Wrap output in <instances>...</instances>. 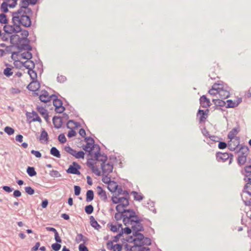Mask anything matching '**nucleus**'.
<instances>
[{
	"label": "nucleus",
	"instance_id": "nucleus-1",
	"mask_svg": "<svg viewBox=\"0 0 251 251\" xmlns=\"http://www.w3.org/2000/svg\"><path fill=\"white\" fill-rule=\"evenodd\" d=\"M25 13H21L18 15H11L13 17V22L15 20H18L20 24H22V25L25 27H29L31 25V20L30 16L33 15L32 9L27 6L24 9Z\"/></svg>",
	"mask_w": 251,
	"mask_h": 251
},
{
	"label": "nucleus",
	"instance_id": "nucleus-2",
	"mask_svg": "<svg viewBox=\"0 0 251 251\" xmlns=\"http://www.w3.org/2000/svg\"><path fill=\"white\" fill-rule=\"evenodd\" d=\"M132 210L133 209L131 208L126 209L123 208L121 212H117L115 214L114 218L117 221L122 219L124 225L127 226L129 220V215L131 213Z\"/></svg>",
	"mask_w": 251,
	"mask_h": 251
},
{
	"label": "nucleus",
	"instance_id": "nucleus-3",
	"mask_svg": "<svg viewBox=\"0 0 251 251\" xmlns=\"http://www.w3.org/2000/svg\"><path fill=\"white\" fill-rule=\"evenodd\" d=\"M12 25L6 24L3 27V31L7 34L12 35L13 33H18L21 31V25L22 24H20L18 20L13 21L12 19Z\"/></svg>",
	"mask_w": 251,
	"mask_h": 251
},
{
	"label": "nucleus",
	"instance_id": "nucleus-4",
	"mask_svg": "<svg viewBox=\"0 0 251 251\" xmlns=\"http://www.w3.org/2000/svg\"><path fill=\"white\" fill-rule=\"evenodd\" d=\"M129 219L128 224H130L132 226H136L137 229L144 230L143 225L141 223L143 220L141 217L138 216L134 209L132 210L131 213L129 215Z\"/></svg>",
	"mask_w": 251,
	"mask_h": 251
},
{
	"label": "nucleus",
	"instance_id": "nucleus-5",
	"mask_svg": "<svg viewBox=\"0 0 251 251\" xmlns=\"http://www.w3.org/2000/svg\"><path fill=\"white\" fill-rule=\"evenodd\" d=\"M129 195L123 196H112L111 201L113 204H121V207L126 208L129 204Z\"/></svg>",
	"mask_w": 251,
	"mask_h": 251
},
{
	"label": "nucleus",
	"instance_id": "nucleus-6",
	"mask_svg": "<svg viewBox=\"0 0 251 251\" xmlns=\"http://www.w3.org/2000/svg\"><path fill=\"white\" fill-rule=\"evenodd\" d=\"M216 159L218 162H226L229 159V164H230L233 161V155L232 153L227 152L222 153L218 151L216 154Z\"/></svg>",
	"mask_w": 251,
	"mask_h": 251
},
{
	"label": "nucleus",
	"instance_id": "nucleus-7",
	"mask_svg": "<svg viewBox=\"0 0 251 251\" xmlns=\"http://www.w3.org/2000/svg\"><path fill=\"white\" fill-rule=\"evenodd\" d=\"M80 168V165L76 162H73L72 164L69 166L66 172L68 174L80 175L81 174L79 170Z\"/></svg>",
	"mask_w": 251,
	"mask_h": 251
},
{
	"label": "nucleus",
	"instance_id": "nucleus-8",
	"mask_svg": "<svg viewBox=\"0 0 251 251\" xmlns=\"http://www.w3.org/2000/svg\"><path fill=\"white\" fill-rule=\"evenodd\" d=\"M28 0H22L19 4L20 8L15 12H11V15H18L21 13H25L24 9L25 8H27V6L29 5Z\"/></svg>",
	"mask_w": 251,
	"mask_h": 251
},
{
	"label": "nucleus",
	"instance_id": "nucleus-9",
	"mask_svg": "<svg viewBox=\"0 0 251 251\" xmlns=\"http://www.w3.org/2000/svg\"><path fill=\"white\" fill-rule=\"evenodd\" d=\"M100 167L103 174L109 175L111 173L113 169V165L111 162H108L103 164H100Z\"/></svg>",
	"mask_w": 251,
	"mask_h": 251
},
{
	"label": "nucleus",
	"instance_id": "nucleus-10",
	"mask_svg": "<svg viewBox=\"0 0 251 251\" xmlns=\"http://www.w3.org/2000/svg\"><path fill=\"white\" fill-rule=\"evenodd\" d=\"M208 112V109H206L205 111L200 109H199L197 112V117H199V121L200 124L204 123L207 117Z\"/></svg>",
	"mask_w": 251,
	"mask_h": 251
},
{
	"label": "nucleus",
	"instance_id": "nucleus-11",
	"mask_svg": "<svg viewBox=\"0 0 251 251\" xmlns=\"http://www.w3.org/2000/svg\"><path fill=\"white\" fill-rule=\"evenodd\" d=\"M25 115L28 120L33 118L32 120L29 121L30 123L32 122H38L39 123H41L42 122L41 118L38 116L37 113L35 111H32L31 113L27 112Z\"/></svg>",
	"mask_w": 251,
	"mask_h": 251
},
{
	"label": "nucleus",
	"instance_id": "nucleus-12",
	"mask_svg": "<svg viewBox=\"0 0 251 251\" xmlns=\"http://www.w3.org/2000/svg\"><path fill=\"white\" fill-rule=\"evenodd\" d=\"M40 83L38 80L31 81L26 88L30 91L35 92L40 88Z\"/></svg>",
	"mask_w": 251,
	"mask_h": 251
},
{
	"label": "nucleus",
	"instance_id": "nucleus-13",
	"mask_svg": "<svg viewBox=\"0 0 251 251\" xmlns=\"http://www.w3.org/2000/svg\"><path fill=\"white\" fill-rule=\"evenodd\" d=\"M91 159L92 161H97L101 162L100 164H103L106 162L107 160V156L104 153L101 154L100 153V155H98V156H96L95 154H93V157H91Z\"/></svg>",
	"mask_w": 251,
	"mask_h": 251
},
{
	"label": "nucleus",
	"instance_id": "nucleus-14",
	"mask_svg": "<svg viewBox=\"0 0 251 251\" xmlns=\"http://www.w3.org/2000/svg\"><path fill=\"white\" fill-rule=\"evenodd\" d=\"M10 42L16 47L18 44L21 43V38L17 33H13L10 36Z\"/></svg>",
	"mask_w": 251,
	"mask_h": 251
},
{
	"label": "nucleus",
	"instance_id": "nucleus-15",
	"mask_svg": "<svg viewBox=\"0 0 251 251\" xmlns=\"http://www.w3.org/2000/svg\"><path fill=\"white\" fill-rule=\"evenodd\" d=\"M108 190L113 193L112 196L119 197L121 195L126 196L129 194V191L126 189H108Z\"/></svg>",
	"mask_w": 251,
	"mask_h": 251
},
{
	"label": "nucleus",
	"instance_id": "nucleus-16",
	"mask_svg": "<svg viewBox=\"0 0 251 251\" xmlns=\"http://www.w3.org/2000/svg\"><path fill=\"white\" fill-rule=\"evenodd\" d=\"M94 143L95 142H86V145H83L82 146V149L86 152H88V156L93 157V152L92 151L90 152V149H91V148H92V146L94 144Z\"/></svg>",
	"mask_w": 251,
	"mask_h": 251
},
{
	"label": "nucleus",
	"instance_id": "nucleus-17",
	"mask_svg": "<svg viewBox=\"0 0 251 251\" xmlns=\"http://www.w3.org/2000/svg\"><path fill=\"white\" fill-rule=\"evenodd\" d=\"M52 123L55 128H60L63 124V121L61 117L54 116L52 118Z\"/></svg>",
	"mask_w": 251,
	"mask_h": 251
},
{
	"label": "nucleus",
	"instance_id": "nucleus-18",
	"mask_svg": "<svg viewBox=\"0 0 251 251\" xmlns=\"http://www.w3.org/2000/svg\"><path fill=\"white\" fill-rule=\"evenodd\" d=\"M50 96L47 91L44 90L41 91V94L39 96V100L41 101L47 103L50 101Z\"/></svg>",
	"mask_w": 251,
	"mask_h": 251
},
{
	"label": "nucleus",
	"instance_id": "nucleus-19",
	"mask_svg": "<svg viewBox=\"0 0 251 251\" xmlns=\"http://www.w3.org/2000/svg\"><path fill=\"white\" fill-rule=\"evenodd\" d=\"M200 102L201 106L203 108L209 107L211 105L209 99H208L205 95H203L200 97Z\"/></svg>",
	"mask_w": 251,
	"mask_h": 251
},
{
	"label": "nucleus",
	"instance_id": "nucleus-20",
	"mask_svg": "<svg viewBox=\"0 0 251 251\" xmlns=\"http://www.w3.org/2000/svg\"><path fill=\"white\" fill-rule=\"evenodd\" d=\"M240 131V128L239 125L234 128H233L231 131H230L227 135L228 139H230V141L235 137V135L237 134Z\"/></svg>",
	"mask_w": 251,
	"mask_h": 251
},
{
	"label": "nucleus",
	"instance_id": "nucleus-21",
	"mask_svg": "<svg viewBox=\"0 0 251 251\" xmlns=\"http://www.w3.org/2000/svg\"><path fill=\"white\" fill-rule=\"evenodd\" d=\"M37 110L38 112L45 118V120L48 122L49 114L47 109L42 106H37Z\"/></svg>",
	"mask_w": 251,
	"mask_h": 251
},
{
	"label": "nucleus",
	"instance_id": "nucleus-22",
	"mask_svg": "<svg viewBox=\"0 0 251 251\" xmlns=\"http://www.w3.org/2000/svg\"><path fill=\"white\" fill-rule=\"evenodd\" d=\"M39 139L41 143L43 142V141H45L46 142V143H48L49 142L48 133L44 128H42L41 135L39 137Z\"/></svg>",
	"mask_w": 251,
	"mask_h": 251
},
{
	"label": "nucleus",
	"instance_id": "nucleus-23",
	"mask_svg": "<svg viewBox=\"0 0 251 251\" xmlns=\"http://www.w3.org/2000/svg\"><path fill=\"white\" fill-rule=\"evenodd\" d=\"M249 149L247 146L241 145L238 150L236 151L237 153L248 156L249 154Z\"/></svg>",
	"mask_w": 251,
	"mask_h": 251
},
{
	"label": "nucleus",
	"instance_id": "nucleus-24",
	"mask_svg": "<svg viewBox=\"0 0 251 251\" xmlns=\"http://www.w3.org/2000/svg\"><path fill=\"white\" fill-rule=\"evenodd\" d=\"M246 174L245 175V177L244 178L246 181H248V182L246 183L243 188H248L249 184H251V171L249 170L247 171L246 172Z\"/></svg>",
	"mask_w": 251,
	"mask_h": 251
},
{
	"label": "nucleus",
	"instance_id": "nucleus-25",
	"mask_svg": "<svg viewBox=\"0 0 251 251\" xmlns=\"http://www.w3.org/2000/svg\"><path fill=\"white\" fill-rule=\"evenodd\" d=\"M90 225L97 230H99L101 228V226L99 224L93 216H90Z\"/></svg>",
	"mask_w": 251,
	"mask_h": 251
},
{
	"label": "nucleus",
	"instance_id": "nucleus-26",
	"mask_svg": "<svg viewBox=\"0 0 251 251\" xmlns=\"http://www.w3.org/2000/svg\"><path fill=\"white\" fill-rule=\"evenodd\" d=\"M247 156L239 154L237 158V163L240 166H243L245 164L247 161Z\"/></svg>",
	"mask_w": 251,
	"mask_h": 251
},
{
	"label": "nucleus",
	"instance_id": "nucleus-27",
	"mask_svg": "<svg viewBox=\"0 0 251 251\" xmlns=\"http://www.w3.org/2000/svg\"><path fill=\"white\" fill-rule=\"evenodd\" d=\"M218 94L220 98L222 99H226L228 98L230 96L229 92L226 89L223 90L221 89L219 92Z\"/></svg>",
	"mask_w": 251,
	"mask_h": 251
},
{
	"label": "nucleus",
	"instance_id": "nucleus-28",
	"mask_svg": "<svg viewBox=\"0 0 251 251\" xmlns=\"http://www.w3.org/2000/svg\"><path fill=\"white\" fill-rule=\"evenodd\" d=\"M94 198V193L92 190L89 189L86 194V201L87 202H90L92 201Z\"/></svg>",
	"mask_w": 251,
	"mask_h": 251
},
{
	"label": "nucleus",
	"instance_id": "nucleus-29",
	"mask_svg": "<svg viewBox=\"0 0 251 251\" xmlns=\"http://www.w3.org/2000/svg\"><path fill=\"white\" fill-rule=\"evenodd\" d=\"M134 196V200L137 201H140L143 200L144 197L141 193L139 194L137 192L133 191L131 192Z\"/></svg>",
	"mask_w": 251,
	"mask_h": 251
},
{
	"label": "nucleus",
	"instance_id": "nucleus-30",
	"mask_svg": "<svg viewBox=\"0 0 251 251\" xmlns=\"http://www.w3.org/2000/svg\"><path fill=\"white\" fill-rule=\"evenodd\" d=\"M27 73L29 75L32 81L37 80V73L35 71L33 70V69L32 70L31 67L30 68V70H28Z\"/></svg>",
	"mask_w": 251,
	"mask_h": 251
},
{
	"label": "nucleus",
	"instance_id": "nucleus-31",
	"mask_svg": "<svg viewBox=\"0 0 251 251\" xmlns=\"http://www.w3.org/2000/svg\"><path fill=\"white\" fill-rule=\"evenodd\" d=\"M50 153L57 158H60L61 154L59 150L55 147H52L50 150Z\"/></svg>",
	"mask_w": 251,
	"mask_h": 251
},
{
	"label": "nucleus",
	"instance_id": "nucleus-32",
	"mask_svg": "<svg viewBox=\"0 0 251 251\" xmlns=\"http://www.w3.org/2000/svg\"><path fill=\"white\" fill-rule=\"evenodd\" d=\"M91 149H90V152L95 149H96V151L93 154H95L96 156H98L100 155V148L98 144H95L92 146Z\"/></svg>",
	"mask_w": 251,
	"mask_h": 251
},
{
	"label": "nucleus",
	"instance_id": "nucleus-33",
	"mask_svg": "<svg viewBox=\"0 0 251 251\" xmlns=\"http://www.w3.org/2000/svg\"><path fill=\"white\" fill-rule=\"evenodd\" d=\"M98 194L102 201H107V196L104 189H100Z\"/></svg>",
	"mask_w": 251,
	"mask_h": 251
},
{
	"label": "nucleus",
	"instance_id": "nucleus-34",
	"mask_svg": "<svg viewBox=\"0 0 251 251\" xmlns=\"http://www.w3.org/2000/svg\"><path fill=\"white\" fill-rule=\"evenodd\" d=\"M223 85L222 83H215L211 89H210V92L213 91H217L218 93L221 89H223V87H220L219 85Z\"/></svg>",
	"mask_w": 251,
	"mask_h": 251
},
{
	"label": "nucleus",
	"instance_id": "nucleus-35",
	"mask_svg": "<svg viewBox=\"0 0 251 251\" xmlns=\"http://www.w3.org/2000/svg\"><path fill=\"white\" fill-rule=\"evenodd\" d=\"M53 105L56 108V109L57 110L59 108V107H60L61 105H63V102L58 98L53 99Z\"/></svg>",
	"mask_w": 251,
	"mask_h": 251
},
{
	"label": "nucleus",
	"instance_id": "nucleus-36",
	"mask_svg": "<svg viewBox=\"0 0 251 251\" xmlns=\"http://www.w3.org/2000/svg\"><path fill=\"white\" fill-rule=\"evenodd\" d=\"M107 188H122V186L117 184L115 181L111 180L107 185Z\"/></svg>",
	"mask_w": 251,
	"mask_h": 251
},
{
	"label": "nucleus",
	"instance_id": "nucleus-37",
	"mask_svg": "<svg viewBox=\"0 0 251 251\" xmlns=\"http://www.w3.org/2000/svg\"><path fill=\"white\" fill-rule=\"evenodd\" d=\"M26 172L30 176H35L37 174L35 168L33 167H28L26 169Z\"/></svg>",
	"mask_w": 251,
	"mask_h": 251
},
{
	"label": "nucleus",
	"instance_id": "nucleus-38",
	"mask_svg": "<svg viewBox=\"0 0 251 251\" xmlns=\"http://www.w3.org/2000/svg\"><path fill=\"white\" fill-rule=\"evenodd\" d=\"M21 57L23 59L29 60L32 58V54L30 51H25L21 54Z\"/></svg>",
	"mask_w": 251,
	"mask_h": 251
},
{
	"label": "nucleus",
	"instance_id": "nucleus-39",
	"mask_svg": "<svg viewBox=\"0 0 251 251\" xmlns=\"http://www.w3.org/2000/svg\"><path fill=\"white\" fill-rule=\"evenodd\" d=\"M120 185L122 186V188H129L133 186L132 184L127 180H123Z\"/></svg>",
	"mask_w": 251,
	"mask_h": 251
},
{
	"label": "nucleus",
	"instance_id": "nucleus-40",
	"mask_svg": "<svg viewBox=\"0 0 251 251\" xmlns=\"http://www.w3.org/2000/svg\"><path fill=\"white\" fill-rule=\"evenodd\" d=\"M132 236L137 238V236L139 235L140 232L144 231V230H139L136 228V226H132Z\"/></svg>",
	"mask_w": 251,
	"mask_h": 251
},
{
	"label": "nucleus",
	"instance_id": "nucleus-41",
	"mask_svg": "<svg viewBox=\"0 0 251 251\" xmlns=\"http://www.w3.org/2000/svg\"><path fill=\"white\" fill-rule=\"evenodd\" d=\"M227 105L226 108H234L236 107L238 104L239 102L236 103L231 100H226Z\"/></svg>",
	"mask_w": 251,
	"mask_h": 251
},
{
	"label": "nucleus",
	"instance_id": "nucleus-42",
	"mask_svg": "<svg viewBox=\"0 0 251 251\" xmlns=\"http://www.w3.org/2000/svg\"><path fill=\"white\" fill-rule=\"evenodd\" d=\"M0 23L1 24H5V25L8 23V20L7 18V16L4 13L0 14Z\"/></svg>",
	"mask_w": 251,
	"mask_h": 251
},
{
	"label": "nucleus",
	"instance_id": "nucleus-43",
	"mask_svg": "<svg viewBox=\"0 0 251 251\" xmlns=\"http://www.w3.org/2000/svg\"><path fill=\"white\" fill-rule=\"evenodd\" d=\"M139 244L142 246L144 245L150 246L151 244V239L149 237H145Z\"/></svg>",
	"mask_w": 251,
	"mask_h": 251
},
{
	"label": "nucleus",
	"instance_id": "nucleus-44",
	"mask_svg": "<svg viewBox=\"0 0 251 251\" xmlns=\"http://www.w3.org/2000/svg\"><path fill=\"white\" fill-rule=\"evenodd\" d=\"M85 212L88 215L92 214L94 211V207L92 204L86 205L84 208Z\"/></svg>",
	"mask_w": 251,
	"mask_h": 251
},
{
	"label": "nucleus",
	"instance_id": "nucleus-45",
	"mask_svg": "<svg viewBox=\"0 0 251 251\" xmlns=\"http://www.w3.org/2000/svg\"><path fill=\"white\" fill-rule=\"evenodd\" d=\"M12 68L6 67L3 70V74L7 77H10L13 75V72L12 71Z\"/></svg>",
	"mask_w": 251,
	"mask_h": 251
},
{
	"label": "nucleus",
	"instance_id": "nucleus-46",
	"mask_svg": "<svg viewBox=\"0 0 251 251\" xmlns=\"http://www.w3.org/2000/svg\"><path fill=\"white\" fill-rule=\"evenodd\" d=\"M64 150L65 151H66L67 152H68V153L71 154L72 155H73V156H75V154L76 153V151H75V150H74L73 149H72L71 147H70V146H66L65 148H64Z\"/></svg>",
	"mask_w": 251,
	"mask_h": 251
},
{
	"label": "nucleus",
	"instance_id": "nucleus-47",
	"mask_svg": "<svg viewBox=\"0 0 251 251\" xmlns=\"http://www.w3.org/2000/svg\"><path fill=\"white\" fill-rule=\"evenodd\" d=\"M8 3L5 2H3L0 6V9L4 14L7 13L9 11L8 9Z\"/></svg>",
	"mask_w": 251,
	"mask_h": 251
},
{
	"label": "nucleus",
	"instance_id": "nucleus-48",
	"mask_svg": "<svg viewBox=\"0 0 251 251\" xmlns=\"http://www.w3.org/2000/svg\"><path fill=\"white\" fill-rule=\"evenodd\" d=\"M107 226L110 228V230L114 233L119 231L118 227H117L116 225H113L112 223H108Z\"/></svg>",
	"mask_w": 251,
	"mask_h": 251
},
{
	"label": "nucleus",
	"instance_id": "nucleus-49",
	"mask_svg": "<svg viewBox=\"0 0 251 251\" xmlns=\"http://www.w3.org/2000/svg\"><path fill=\"white\" fill-rule=\"evenodd\" d=\"M134 238H133L132 236L129 235L127 236L126 238H123L121 239L122 242L124 243L125 242H128L130 243H133L134 245L135 244H137L136 241L132 242V239H134Z\"/></svg>",
	"mask_w": 251,
	"mask_h": 251
},
{
	"label": "nucleus",
	"instance_id": "nucleus-50",
	"mask_svg": "<svg viewBox=\"0 0 251 251\" xmlns=\"http://www.w3.org/2000/svg\"><path fill=\"white\" fill-rule=\"evenodd\" d=\"M27 45L28 44L25 43H19L16 46V48L19 50V51H21L26 50Z\"/></svg>",
	"mask_w": 251,
	"mask_h": 251
},
{
	"label": "nucleus",
	"instance_id": "nucleus-51",
	"mask_svg": "<svg viewBox=\"0 0 251 251\" xmlns=\"http://www.w3.org/2000/svg\"><path fill=\"white\" fill-rule=\"evenodd\" d=\"M51 249L54 251H58L61 248V245L60 243H55L51 245Z\"/></svg>",
	"mask_w": 251,
	"mask_h": 251
},
{
	"label": "nucleus",
	"instance_id": "nucleus-52",
	"mask_svg": "<svg viewBox=\"0 0 251 251\" xmlns=\"http://www.w3.org/2000/svg\"><path fill=\"white\" fill-rule=\"evenodd\" d=\"M10 34L6 33L4 31L3 33L1 32V35H0L1 39L3 41H8L10 39Z\"/></svg>",
	"mask_w": 251,
	"mask_h": 251
},
{
	"label": "nucleus",
	"instance_id": "nucleus-53",
	"mask_svg": "<svg viewBox=\"0 0 251 251\" xmlns=\"http://www.w3.org/2000/svg\"><path fill=\"white\" fill-rule=\"evenodd\" d=\"M4 131L8 135H12L15 131L14 129L10 126H6L4 129Z\"/></svg>",
	"mask_w": 251,
	"mask_h": 251
},
{
	"label": "nucleus",
	"instance_id": "nucleus-54",
	"mask_svg": "<svg viewBox=\"0 0 251 251\" xmlns=\"http://www.w3.org/2000/svg\"><path fill=\"white\" fill-rule=\"evenodd\" d=\"M126 226L125 228H122V229L123 230L124 234H126V235H129L132 232V226L131 227H129L127 226Z\"/></svg>",
	"mask_w": 251,
	"mask_h": 251
},
{
	"label": "nucleus",
	"instance_id": "nucleus-55",
	"mask_svg": "<svg viewBox=\"0 0 251 251\" xmlns=\"http://www.w3.org/2000/svg\"><path fill=\"white\" fill-rule=\"evenodd\" d=\"M145 237L144 236V234L140 232L139 235L137 236V238H134V239H132V242L136 241V242L137 243V242L138 241L140 243L143 240Z\"/></svg>",
	"mask_w": 251,
	"mask_h": 251
},
{
	"label": "nucleus",
	"instance_id": "nucleus-56",
	"mask_svg": "<svg viewBox=\"0 0 251 251\" xmlns=\"http://www.w3.org/2000/svg\"><path fill=\"white\" fill-rule=\"evenodd\" d=\"M108 175H107V174L104 175V174H103V176H102V182L105 184H107V185L111 180V177L108 176Z\"/></svg>",
	"mask_w": 251,
	"mask_h": 251
},
{
	"label": "nucleus",
	"instance_id": "nucleus-57",
	"mask_svg": "<svg viewBox=\"0 0 251 251\" xmlns=\"http://www.w3.org/2000/svg\"><path fill=\"white\" fill-rule=\"evenodd\" d=\"M85 153L82 151L76 152L74 157L77 159H84Z\"/></svg>",
	"mask_w": 251,
	"mask_h": 251
},
{
	"label": "nucleus",
	"instance_id": "nucleus-58",
	"mask_svg": "<svg viewBox=\"0 0 251 251\" xmlns=\"http://www.w3.org/2000/svg\"><path fill=\"white\" fill-rule=\"evenodd\" d=\"M58 140L61 144H64L67 141L66 137L63 133L59 135Z\"/></svg>",
	"mask_w": 251,
	"mask_h": 251
},
{
	"label": "nucleus",
	"instance_id": "nucleus-59",
	"mask_svg": "<svg viewBox=\"0 0 251 251\" xmlns=\"http://www.w3.org/2000/svg\"><path fill=\"white\" fill-rule=\"evenodd\" d=\"M20 32H21V35L22 36L21 38L27 37L29 35L28 31L26 29H23L21 26V31H20Z\"/></svg>",
	"mask_w": 251,
	"mask_h": 251
},
{
	"label": "nucleus",
	"instance_id": "nucleus-60",
	"mask_svg": "<svg viewBox=\"0 0 251 251\" xmlns=\"http://www.w3.org/2000/svg\"><path fill=\"white\" fill-rule=\"evenodd\" d=\"M83 235L81 233H77V236L75 237V241L76 243H79L83 240Z\"/></svg>",
	"mask_w": 251,
	"mask_h": 251
},
{
	"label": "nucleus",
	"instance_id": "nucleus-61",
	"mask_svg": "<svg viewBox=\"0 0 251 251\" xmlns=\"http://www.w3.org/2000/svg\"><path fill=\"white\" fill-rule=\"evenodd\" d=\"M71 130L69 131L67 136L69 138H72L74 136H75L76 135V132L74 130L73 127H71V128H70Z\"/></svg>",
	"mask_w": 251,
	"mask_h": 251
},
{
	"label": "nucleus",
	"instance_id": "nucleus-62",
	"mask_svg": "<svg viewBox=\"0 0 251 251\" xmlns=\"http://www.w3.org/2000/svg\"><path fill=\"white\" fill-rule=\"evenodd\" d=\"M123 244H116L114 245V248L113 250V251H122L123 250Z\"/></svg>",
	"mask_w": 251,
	"mask_h": 251
},
{
	"label": "nucleus",
	"instance_id": "nucleus-63",
	"mask_svg": "<svg viewBox=\"0 0 251 251\" xmlns=\"http://www.w3.org/2000/svg\"><path fill=\"white\" fill-rule=\"evenodd\" d=\"M247 162L248 165H246L244 167V169L245 172H246L247 171H248L249 170L251 169V158H247Z\"/></svg>",
	"mask_w": 251,
	"mask_h": 251
},
{
	"label": "nucleus",
	"instance_id": "nucleus-64",
	"mask_svg": "<svg viewBox=\"0 0 251 251\" xmlns=\"http://www.w3.org/2000/svg\"><path fill=\"white\" fill-rule=\"evenodd\" d=\"M79 251H89L88 248L84 244H80L78 246Z\"/></svg>",
	"mask_w": 251,
	"mask_h": 251
}]
</instances>
